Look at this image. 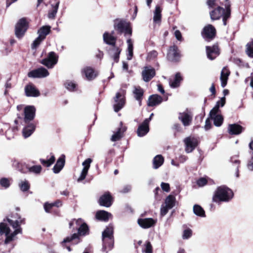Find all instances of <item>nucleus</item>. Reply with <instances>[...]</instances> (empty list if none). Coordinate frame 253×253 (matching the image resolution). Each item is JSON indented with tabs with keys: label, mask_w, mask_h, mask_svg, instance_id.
Instances as JSON below:
<instances>
[{
	"label": "nucleus",
	"mask_w": 253,
	"mask_h": 253,
	"mask_svg": "<svg viewBox=\"0 0 253 253\" xmlns=\"http://www.w3.org/2000/svg\"><path fill=\"white\" fill-rule=\"evenodd\" d=\"M0 184L2 187L6 189L10 185V180L6 178H2L0 179Z\"/></svg>",
	"instance_id": "nucleus-50"
},
{
	"label": "nucleus",
	"mask_w": 253,
	"mask_h": 253,
	"mask_svg": "<svg viewBox=\"0 0 253 253\" xmlns=\"http://www.w3.org/2000/svg\"><path fill=\"white\" fill-rule=\"evenodd\" d=\"M206 49L208 57L211 60L214 59L219 54L217 45H214L212 46H207Z\"/></svg>",
	"instance_id": "nucleus-22"
},
{
	"label": "nucleus",
	"mask_w": 253,
	"mask_h": 253,
	"mask_svg": "<svg viewBox=\"0 0 253 253\" xmlns=\"http://www.w3.org/2000/svg\"><path fill=\"white\" fill-rule=\"evenodd\" d=\"M155 75V70L151 67H145L142 72V76L144 81L149 82Z\"/></svg>",
	"instance_id": "nucleus-16"
},
{
	"label": "nucleus",
	"mask_w": 253,
	"mask_h": 253,
	"mask_svg": "<svg viewBox=\"0 0 253 253\" xmlns=\"http://www.w3.org/2000/svg\"><path fill=\"white\" fill-rule=\"evenodd\" d=\"M163 101L162 97L157 94L151 95L148 99L147 104L149 106H154L159 105Z\"/></svg>",
	"instance_id": "nucleus-26"
},
{
	"label": "nucleus",
	"mask_w": 253,
	"mask_h": 253,
	"mask_svg": "<svg viewBox=\"0 0 253 253\" xmlns=\"http://www.w3.org/2000/svg\"><path fill=\"white\" fill-rule=\"evenodd\" d=\"M112 46V47L109 51V54L113 58L115 62H118L119 60V55L121 49L115 45Z\"/></svg>",
	"instance_id": "nucleus-31"
},
{
	"label": "nucleus",
	"mask_w": 253,
	"mask_h": 253,
	"mask_svg": "<svg viewBox=\"0 0 253 253\" xmlns=\"http://www.w3.org/2000/svg\"><path fill=\"white\" fill-rule=\"evenodd\" d=\"M125 34V35L126 36H130L131 35L132 31L129 27V25L127 26V27L126 28L125 30H124V32L123 33Z\"/></svg>",
	"instance_id": "nucleus-55"
},
{
	"label": "nucleus",
	"mask_w": 253,
	"mask_h": 253,
	"mask_svg": "<svg viewBox=\"0 0 253 253\" xmlns=\"http://www.w3.org/2000/svg\"><path fill=\"white\" fill-rule=\"evenodd\" d=\"M25 223V218L17 213H12L3 219L0 223V235L5 236V244L14 240L17 234H22L21 226Z\"/></svg>",
	"instance_id": "nucleus-1"
},
{
	"label": "nucleus",
	"mask_w": 253,
	"mask_h": 253,
	"mask_svg": "<svg viewBox=\"0 0 253 253\" xmlns=\"http://www.w3.org/2000/svg\"><path fill=\"white\" fill-rule=\"evenodd\" d=\"M113 32L111 34L108 32H105L103 35V41L107 44L114 45L116 43V39L113 36Z\"/></svg>",
	"instance_id": "nucleus-32"
},
{
	"label": "nucleus",
	"mask_w": 253,
	"mask_h": 253,
	"mask_svg": "<svg viewBox=\"0 0 253 253\" xmlns=\"http://www.w3.org/2000/svg\"><path fill=\"white\" fill-rule=\"evenodd\" d=\"M143 253H152V246L150 242L147 241L144 244V248L142 250Z\"/></svg>",
	"instance_id": "nucleus-46"
},
{
	"label": "nucleus",
	"mask_w": 253,
	"mask_h": 253,
	"mask_svg": "<svg viewBox=\"0 0 253 253\" xmlns=\"http://www.w3.org/2000/svg\"><path fill=\"white\" fill-rule=\"evenodd\" d=\"M164 159L161 155L155 156L153 160V168L154 169H157L160 167L164 163Z\"/></svg>",
	"instance_id": "nucleus-36"
},
{
	"label": "nucleus",
	"mask_w": 253,
	"mask_h": 253,
	"mask_svg": "<svg viewBox=\"0 0 253 253\" xmlns=\"http://www.w3.org/2000/svg\"><path fill=\"white\" fill-rule=\"evenodd\" d=\"M134 97L139 102V105H141V100L143 95L144 91L140 86H135L133 90Z\"/></svg>",
	"instance_id": "nucleus-33"
},
{
	"label": "nucleus",
	"mask_w": 253,
	"mask_h": 253,
	"mask_svg": "<svg viewBox=\"0 0 253 253\" xmlns=\"http://www.w3.org/2000/svg\"><path fill=\"white\" fill-rule=\"evenodd\" d=\"M185 144V151L187 153L191 152L197 146L198 142L194 137H188L184 139Z\"/></svg>",
	"instance_id": "nucleus-14"
},
{
	"label": "nucleus",
	"mask_w": 253,
	"mask_h": 253,
	"mask_svg": "<svg viewBox=\"0 0 253 253\" xmlns=\"http://www.w3.org/2000/svg\"><path fill=\"white\" fill-rule=\"evenodd\" d=\"M26 126L22 130L23 135L24 138L29 137L35 131L36 126L33 123H25Z\"/></svg>",
	"instance_id": "nucleus-23"
},
{
	"label": "nucleus",
	"mask_w": 253,
	"mask_h": 253,
	"mask_svg": "<svg viewBox=\"0 0 253 253\" xmlns=\"http://www.w3.org/2000/svg\"><path fill=\"white\" fill-rule=\"evenodd\" d=\"M178 119L184 126H189L193 120V114L189 110H186L178 114Z\"/></svg>",
	"instance_id": "nucleus-12"
},
{
	"label": "nucleus",
	"mask_w": 253,
	"mask_h": 253,
	"mask_svg": "<svg viewBox=\"0 0 253 253\" xmlns=\"http://www.w3.org/2000/svg\"><path fill=\"white\" fill-rule=\"evenodd\" d=\"M229 4L225 5L226 11L220 6H218L217 8L210 12L211 18L212 20L219 19L223 16V21L224 25H226V20L230 16V9Z\"/></svg>",
	"instance_id": "nucleus-4"
},
{
	"label": "nucleus",
	"mask_w": 253,
	"mask_h": 253,
	"mask_svg": "<svg viewBox=\"0 0 253 253\" xmlns=\"http://www.w3.org/2000/svg\"><path fill=\"white\" fill-rule=\"evenodd\" d=\"M99 203L101 206L109 207L112 203V198L109 193H106L99 199Z\"/></svg>",
	"instance_id": "nucleus-24"
},
{
	"label": "nucleus",
	"mask_w": 253,
	"mask_h": 253,
	"mask_svg": "<svg viewBox=\"0 0 253 253\" xmlns=\"http://www.w3.org/2000/svg\"><path fill=\"white\" fill-rule=\"evenodd\" d=\"M52 207H53V206L51 203L49 204L46 203L44 205V209L46 212H49Z\"/></svg>",
	"instance_id": "nucleus-56"
},
{
	"label": "nucleus",
	"mask_w": 253,
	"mask_h": 253,
	"mask_svg": "<svg viewBox=\"0 0 253 253\" xmlns=\"http://www.w3.org/2000/svg\"><path fill=\"white\" fill-rule=\"evenodd\" d=\"M36 108L34 106L28 105L24 108V122L25 123H29L35 117Z\"/></svg>",
	"instance_id": "nucleus-13"
},
{
	"label": "nucleus",
	"mask_w": 253,
	"mask_h": 253,
	"mask_svg": "<svg viewBox=\"0 0 253 253\" xmlns=\"http://www.w3.org/2000/svg\"><path fill=\"white\" fill-rule=\"evenodd\" d=\"M175 198L172 195L168 196L165 202V205H162L161 208V214L162 216L165 215L168 211L172 209L175 205Z\"/></svg>",
	"instance_id": "nucleus-9"
},
{
	"label": "nucleus",
	"mask_w": 253,
	"mask_h": 253,
	"mask_svg": "<svg viewBox=\"0 0 253 253\" xmlns=\"http://www.w3.org/2000/svg\"><path fill=\"white\" fill-rule=\"evenodd\" d=\"M246 52L249 57L253 58V41L247 44Z\"/></svg>",
	"instance_id": "nucleus-45"
},
{
	"label": "nucleus",
	"mask_w": 253,
	"mask_h": 253,
	"mask_svg": "<svg viewBox=\"0 0 253 253\" xmlns=\"http://www.w3.org/2000/svg\"><path fill=\"white\" fill-rule=\"evenodd\" d=\"M180 57V55L178 47L174 45L170 47L168 53V59L171 61H177Z\"/></svg>",
	"instance_id": "nucleus-15"
},
{
	"label": "nucleus",
	"mask_w": 253,
	"mask_h": 253,
	"mask_svg": "<svg viewBox=\"0 0 253 253\" xmlns=\"http://www.w3.org/2000/svg\"><path fill=\"white\" fill-rule=\"evenodd\" d=\"M130 189H131L130 186H126L122 190L121 192L127 193L130 191Z\"/></svg>",
	"instance_id": "nucleus-62"
},
{
	"label": "nucleus",
	"mask_w": 253,
	"mask_h": 253,
	"mask_svg": "<svg viewBox=\"0 0 253 253\" xmlns=\"http://www.w3.org/2000/svg\"><path fill=\"white\" fill-rule=\"evenodd\" d=\"M55 161V157L52 156L50 158L47 160L41 159V162L43 165L48 167L50 166Z\"/></svg>",
	"instance_id": "nucleus-47"
},
{
	"label": "nucleus",
	"mask_w": 253,
	"mask_h": 253,
	"mask_svg": "<svg viewBox=\"0 0 253 253\" xmlns=\"http://www.w3.org/2000/svg\"><path fill=\"white\" fill-rule=\"evenodd\" d=\"M229 75L230 71L226 67H224L221 72L220 77L221 85L222 87H224L226 85Z\"/></svg>",
	"instance_id": "nucleus-29"
},
{
	"label": "nucleus",
	"mask_w": 253,
	"mask_h": 253,
	"mask_svg": "<svg viewBox=\"0 0 253 253\" xmlns=\"http://www.w3.org/2000/svg\"><path fill=\"white\" fill-rule=\"evenodd\" d=\"M125 90L121 89L117 92L114 97L115 103L113 105L114 111L118 112L124 106L125 101Z\"/></svg>",
	"instance_id": "nucleus-8"
},
{
	"label": "nucleus",
	"mask_w": 253,
	"mask_h": 253,
	"mask_svg": "<svg viewBox=\"0 0 253 253\" xmlns=\"http://www.w3.org/2000/svg\"><path fill=\"white\" fill-rule=\"evenodd\" d=\"M58 56L53 51L49 52L47 56L40 61V63L48 69H52L57 63Z\"/></svg>",
	"instance_id": "nucleus-5"
},
{
	"label": "nucleus",
	"mask_w": 253,
	"mask_h": 253,
	"mask_svg": "<svg viewBox=\"0 0 253 253\" xmlns=\"http://www.w3.org/2000/svg\"><path fill=\"white\" fill-rule=\"evenodd\" d=\"M65 156L62 155L57 161V162L53 168V171L55 173H58L63 169L65 165Z\"/></svg>",
	"instance_id": "nucleus-30"
},
{
	"label": "nucleus",
	"mask_w": 253,
	"mask_h": 253,
	"mask_svg": "<svg viewBox=\"0 0 253 253\" xmlns=\"http://www.w3.org/2000/svg\"><path fill=\"white\" fill-rule=\"evenodd\" d=\"M128 25V24L127 23L120 21L117 23H116L114 26L116 30L118 31L120 33H123Z\"/></svg>",
	"instance_id": "nucleus-40"
},
{
	"label": "nucleus",
	"mask_w": 253,
	"mask_h": 253,
	"mask_svg": "<svg viewBox=\"0 0 253 253\" xmlns=\"http://www.w3.org/2000/svg\"><path fill=\"white\" fill-rule=\"evenodd\" d=\"M26 95L28 97H38L40 93L34 85L29 84L25 87Z\"/></svg>",
	"instance_id": "nucleus-21"
},
{
	"label": "nucleus",
	"mask_w": 253,
	"mask_h": 253,
	"mask_svg": "<svg viewBox=\"0 0 253 253\" xmlns=\"http://www.w3.org/2000/svg\"><path fill=\"white\" fill-rule=\"evenodd\" d=\"M139 225L143 228H148L154 226L156 220L152 218H140L137 220Z\"/></svg>",
	"instance_id": "nucleus-18"
},
{
	"label": "nucleus",
	"mask_w": 253,
	"mask_h": 253,
	"mask_svg": "<svg viewBox=\"0 0 253 253\" xmlns=\"http://www.w3.org/2000/svg\"><path fill=\"white\" fill-rule=\"evenodd\" d=\"M127 59L130 60L132 59L133 56V43L131 39H128L127 40Z\"/></svg>",
	"instance_id": "nucleus-39"
},
{
	"label": "nucleus",
	"mask_w": 253,
	"mask_h": 253,
	"mask_svg": "<svg viewBox=\"0 0 253 253\" xmlns=\"http://www.w3.org/2000/svg\"><path fill=\"white\" fill-rule=\"evenodd\" d=\"M219 103L217 102L215 106L211 110L210 113L211 118L213 121V124L216 126H220L223 123V118L219 113Z\"/></svg>",
	"instance_id": "nucleus-7"
},
{
	"label": "nucleus",
	"mask_w": 253,
	"mask_h": 253,
	"mask_svg": "<svg viewBox=\"0 0 253 253\" xmlns=\"http://www.w3.org/2000/svg\"><path fill=\"white\" fill-rule=\"evenodd\" d=\"M208 180L206 178L202 177L200 178L197 181V185L200 187H203L207 184Z\"/></svg>",
	"instance_id": "nucleus-53"
},
{
	"label": "nucleus",
	"mask_w": 253,
	"mask_h": 253,
	"mask_svg": "<svg viewBox=\"0 0 253 253\" xmlns=\"http://www.w3.org/2000/svg\"><path fill=\"white\" fill-rule=\"evenodd\" d=\"M158 55L157 52L156 51H152L149 54L150 58H155Z\"/></svg>",
	"instance_id": "nucleus-61"
},
{
	"label": "nucleus",
	"mask_w": 253,
	"mask_h": 253,
	"mask_svg": "<svg viewBox=\"0 0 253 253\" xmlns=\"http://www.w3.org/2000/svg\"><path fill=\"white\" fill-rule=\"evenodd\" d=\"M248 168L250 170H253V156L252 157L251 160L249 161Z\"/></svg>",
	"instance_id": "nucleus-59"
},
{
	"label": "nucleus",
	"mask_w": 253,
	"mask_h": 253,
	"mask_svg": "<svg viewBox=\"0 0 253 253\" xmlns=\"http://www.w3.org/2000/svg\"><path fill=\"white\" fill-rule=\"evenodd\" d=\"M28 28V24L25 19H21L15 26V35L17 38H21Z\"/></svg>",
	"instance_id": "nucleus-10"
},
{
	"label": "nucleus",
	"mask_w": 253,
	"mask_h": 253,
	"mask_svg": "<svg viewBox=\"0 0 253 253\" xmlns=\"http://www.w3.org/2000/svg\"><path fill=\"white\" fill-rule=\"evenodd\" d=\"M158 90L159 91H160L161 93L164 94L165 93V90L163 88L162 85L161 84H158Z\"/></svg>",
	"instance_id": "nucleus-64"
},
{
	"label": "nucleus",
	"mask_w": 253,
	"mask_h": 253,
	"mask_svg": "<svg viewBox=\"0 0 253 253\" xmlns=\"http://www.w3.org/2000/svg\"><path fill=\"white\" fill-rule=\"evenodd\" d=\"M18 186L23 192L27 191L30 187V184L27 180H21L18 183Z\"/></svg>",
	"instance_id": "nucleus-42"
},
{
	"label": "nucleus",
	"mask_w": 253,
	"mask_h": 253,
	"mask_svg": "<svg viewBox=\"0 0 253 253\" xmlns=\"http://www.w3.org/2000/svg\"><path fill=\"white\" fill-rule=\"evenodd\" d=\"M65 87L70 91L75 90L76 84L72 81H68L65 83Z\"/></svg>",
	"instance_id": "nucleus-49"
},
{
	"label": "nucleus",
	"mask_w": 253,
	"mask_h": 253,
	"mask_svg": "<svg viewBox=\"0 0 253 253\" xmlns=\"http://www.w3.org/2000/svg\"><path fill=\"white\" fill-rule=\"evenodd\" d=\"M233 197V193L230 189L225 186H220L214 192L212 199L213 202L220 203L228 202Z\"/></svg>",
	"instance_id": "nucleus-2"
},
{
	"label": "nucleus",
	"mask_w": 253,
	"mask_h": 253,
	"mask_svg": "<svg viewBox=\"0 0 253 253\" xmlns=\"http://www.w3.org/2000/svg\"><path fill=\"white\" fill-rule=\"evenodd\" d=\"M91 162L92 160L90 158H88L83 163L82 165L84 166V168L82 169L80 176L78 179V181H81L85 179Z\"/></svg>",
	"instance_id": "nucleus-19"
},
{
	"label": "nucleus",
	"mask_w": 253,
	"mask_h": 253,
	"mask_svg": "<svg viewBox=\"0 0 253 253\" xmlns=\"http://www.w3.org/2000/svg\"><path fill=\"white\" fill-rule=\"evenodd\" d=\"M51 27L49 26H44L41 27L38 31L39 37L44 39L50 31Z\"/></svg>",
	"instance_id": "nucleus-37"
},
{
	"label": "nucleus",
	"mask_w": 253,
	"mask_h": 253,
	"mask_svg": "<svg viewBox=\"0 0 253 253\" xmlns=\"http://www.w3.org/2000/svg\"><path fill=\"white\" fill-rule=\"evenodd\" d=\"M59 5V1H57L55 5H52V10L49 12L48 17L50 19H54L55 17Z\"/></svg>",
	"instance_id": "nucleus-44"
},
{
	"label": "nucleus",
	"mask_w": 253,
	"mask_h": 253,
	"mask_svg": "<svg viewBox=\"0 0 253 253\" xmlns=\"http://www.w3.org/2000/svg\"><path fill=\"white\" fill-rule=\"evenodd\" d=\"M174 35L177 40L181 41L182 40L181 32L179 30H176L174 32Z\"/></svg>",
	"instance_id": "nucleus-57"
},
{
	"label": "nucleus",
	"mask_w": 253,
	"mask_h": 253,
	"mask_svg": "<svg viewBox=\"0 0 253 253\" xmlns=\"http://www.w3.org/2000/svg\"><path fill=\"white\" fill-rule=\"evenodd\" d=\"M82 72L84 73L87 80L90 81L95 79L98 75L97 71H95L92 68L86 67L84 68Z\"/></svg>",
	"instance_id": "nucleus-25"
},
{
	"label": "nucleus",
	"mask_w": 253,
	"mask_h": 253,
	"mask_svg": "<svg viewBox=\"0 0 253 253\" xmlns=\"http://www.w3.org/2000/svg\"><path fill=\"white\" fill-rule=\"evenodd\" d=\"M161 186L163 190L169 192L170 190L169 185L168 183L162 182Z\"/></svg>",
	"instance_id": "nucleus-54"
},
{
	"label": "nucleus",
	"mask_w": 253,
	"mask_h": 253,
	"mask_svg": "<svg viewBox=\"0 0 253 253\" xmlns=\"http://www.w3.org/2000/svg\"><path fill=\"white\" fill-rule=\"evenodd\" d=\"M42 170V167L40 165L34 166L29 168V171L35 174H39Z\"/></svg>",
	"instance_id": "nucleus-48"
},
{
	"label": "nucleus",
	"mask_w": 253,
	"mask_h": 253,
	"mask_svg": "<svg viewBox=\"0 0 253 253\" xmlns=\"http://www.w3.org/2000/svg\"><path fill=\"white\" fill-rule=\"evenodd\" d=\"M192 234V231L190 229H186L183 231L182 238L183 239H187L189 238Z\"/></svg>",
	"instance_id": "nucleus-52"
},
{
	"label": "nucleus",
	"mask_w": 253,
	"mask_h": 253,
	"mask_svg": "<svg viewBox=\"0 0 253 253\" xmlns=\"http://www.w3.org/2000/svg\"><path fill=\"white\" fill-rule=\"evenodd\" d=\"M194 213L199 216L205 217V212L204 209L200 206L195 205L193 207Z\"/></svg>",
	"instance_id": "nucleus-43"
},
{
	"label": "nucleus",
	"mask_w": 253,
	"mask_h": 253,
	"mask_svg": "<svg viewBox=\"0 0 253 253\" xmlns=\"http://www.w3.org/2000/svg\"><path fill=\"white\" fill-rule=\"evenodd\" d=\"M43 40L42 38H40L39 36L33 42L31 47L32 49H36L41 43V42Z\"/></svg>",
	"instance_id": "nucleus-51"
},
{
	"label": "nucleus",
	"mask_w": 253,
	"mask_h": 253,
	"mask_svg": "<svg viewBox=\"0 0 253 253\" xmlns=\"http://www.w3.org/2000/svg\"><path fill=\"white\" fill-rule=\"evenodd\" d=\"M182 80V77L179 73H177L173 81H169V85L172 88H176L180 85V82Z\"/></svg>",
	"instance_id": "nucleus-35"
},
{
	"label": "nucleus",
	"mask_w": 253,
	"mask_h": 253,
	"mask_svg": "<svg viewBox=\"0 0 253 253\" xmlns=\"http://www.w3.org/2000/svg\"><path fill=\"white\" fill-rule=\"evenodd\" d=\"M53 207L56 206L57 207H60L62 205V202L60 201H57L55 202L51 203Z\"/></svg>",
	"instance_id": "nucleus-63"
},
{
	"label": "nucleus",
	"mask_w": 253,
	"mask_h": 253,
	"mask_svg": "<svg viewBox=\"0 0 253 253\" xmlns=\"http://www.w3.org/2000/svg\"><path fill=\"white\" fill-rule=\"evenodd\" d=\"M217 0H208L207 1V4L210 7H212L215 5V2Z\"/></svg>",
	"instance_id": "nucleus-60"
},
{
	"label": "nucleus",
	"mask_w": 253,
	"mask_h": 253,
	"mask_svg": "<svg viewBox=\"0 0 253 253\" xmlns=\"http://www.w3.org/2000/svg\"><path fill=\"white\" fill-rule=\"evenodd\" d=\"M102 239L103 242L102 251L108 253L113 247L114 237L113 227L111 225L107 226L102 232Z\"/></svg>",
	"instance_id": "nucleus-3"
},
{
	"label": "nucleus",
	"mask_w": 253,
	"mask_h": 253,
	"mask_svg": "<svg viewBox=\"0 0 253 253\" xmlns=\"http://www.w3.org/2000/svg\"><path fill=\"white\" fill-rule=\"evenodd\" d=\"M88 228L87 225L84 223L78 228V234L74 233L71 237H68L65 238L63 243L72 242L73 244H76L79 242V235H85L88 233Z\"/></svg>",
	"instance_id": "nucleus-6"
},
{
	"label": "nucleus",
	"mask_w": 253,
	"mask_h": 253,
	"mask_svg": "<svg viewBox=\"0 0 253 253\" xmlns=\"http://www.w3.org/2000/svg\"><path fill=\"white\" fill-rule=\"evenodd\" d=\"M149 131V120H145L138 127L137 130V135L139 137L144 136Z\"/></svg>",
	"instance_id": "nucleus-20"
},
{
	"label": "nucleus",
	"mask_w": 253,
	"mask_h": 253,
	"mask_svg": "<svg viewBox=\"0 0 253 253\" xmlns=\"http://www.w3.org/2000/svg\"><path fill=\"white\" fill-rule=\"evenodd\" d=\"M211 125L210 122V120L208 118L205 122V129L206 130L210 129L211 128Z\"/></svg>",
	"instance_id": "nucleus-58"
},
{
	"label": "nucleus",
	"mask_w": 253,
	"mask_h": 253,
	"mask_svg": "<svg viewBox=\"0 0 253 253\" xmlns=\"http://www.w3.org/2000/svg\"><path fill=\"white\" fill-rule=\"evenodd\" d=\"M49 73L44 67H41L29 72L28 76L32 78H44L48 77Z\"/></svg>",
	"instance_id": "nucleus-11"
},
{
	"label": "nucleus",
	"mask_w": 253,
	"mask_h": 253,
	"mask_svg": "<svg viewBox=\"0 0 253 253\" xmlns=\"http://www.w3.org/2000/svg\"><path fill=\"white\" fill-rule=\"evenodd\" d=\"M243 130V128L239 125L234 124L228 126V131L232 135H238L240 134Z\"/></svg>",
	"instance_id": "nucleus-27"
},
{
	"label": "nucleus",
	"mask_w": 253,
	"mask_h": 253,
	"mask_svg": "<svg viewBox=\"0 0 253 253\" xmlns=\"http://www.w3.org/2000/svg\"><path fill=\"white\" fill-rule=\"evenodd\" d=\"M202 35L206 40L212 39L215 36V29L211 25H208L204 28Z\"/></svg>",
	"instance_id": "nucleus-17"
},
{
	"label": "nucleus",
	"mask_w": 253,
	"mask_h": 253,
	"mask_svg": "<svg viewBox=\"0 0 253 253\" xmlns=\"http://www.w3.org/2000/svg\"><path fill=\"white\" fill-rule=\"evenodd\" d=\"M111 214L104 211H99L96 213V218L97 219L107 221L111 216Z\"/></svg>",
	"instance_id": "nucleus-34"
},
{
	"label": "nucleus",
	"mask_w": 253,
	"mask_h": 253,
	"mask_svg": "<svg viewBox=\"0 0 253 253\" xmlns=\"http://www.w3.org/2000/svg\"><path fill=\"white\" fill-rule=\"evenodd\" d=\"M162 8L159 5H157L154 12L153 21L155 23H160L161 20Z\"/></svg>",
	"instance_id": "nucleus-38"
},
{
	"label": "nucleus",
	"mask_w": 253,
	"mask_h": 253,
	"mask_svg": "<svg viewBox=\"0 0 253 253\" xmlns=\"http://www.w3.org/2000/svg\"><path fill=\"white\" fill-rule=\"evenodd\" d=\"M84 222L81 218L78 219H73L69 223L70 228H77L78 229L79 227L81 226Z\"/></svg>",
	"instance_id": "nucleus-41"
},
{
	"label": "nucleus",
	"mask_w": 253,
	"mask_h": 253,
	"mask_svg": "<svg viewBox=\"0 0 253 253\" xmlns=\"http://www.w3.org/2000/svg\"><path fill=\"white\" fill-rule=\"evenodd\" d=\"M123 124L120 123V126L117 131L112 135L111 140L112 141H116L120 140L122 137L123 133L126 131V128L123 126Z\"/></svg>",
	"instance_id": "nucleus-28"
}]
</instances>
